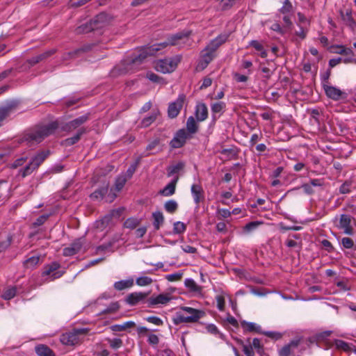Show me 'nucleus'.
Returning <instances> with one entry per match:
<instances>
[{"label": "nucleus", "instance_id": "54", "mask_svg": "<svg viewBox=\"0 0 356 356\" xmlns=\"http://www.w3.org/2000/svg\"><path fill=\"white\" fill-rule=\"evenodd\" d=\"M138 163L139 161H136L135 163L131 164L127 169L126 174L124 175L127 179H130L132 177L138 165Z\"/></svg>", "mask_w": 356, "mask_h": 356}, {"label": "nucleus", "instance_id": "59", "mask_svg": "<svg viewBox=\"0 0 356 356\" xmlns=\"http://www.w3.org/2000/svg\"><path fill=\"white\" fill-rule=\"evenodd\" d=\"M183 273H175L173 274L168 275H166V279L169 282H175L180 280L182 277Z\"/></svg>", "mask_w": 356, "mask_h": 356}, {"label": "nucleus", "instance_id": "49", "mask_svg": "<svg viewBox=\"0 0 356 356\" xmlns=\"http://www.w3.org/2000/svg\"><path fill=\"white\" fill-rule=\"evenodd\" d=\"M286 245L289 248H298L299 250L302 248V240L297 241L293 238L289 237L286 241Z\"/></svg>", "mask_w": 356, "mask_h": 356}, {"label": "nucleus", "instance_id": "42", "mask_svg": "<svg viewBox=\"0 0 356 356\" xmlns=\"http://www.w3.org/2000/svg\"><path fill=\"white\" fill-rule=\"evenodd\" d=\"M242 327L248 332H260V327L254 323H248L246 321L241 322Z\"/></svg>", "mask_w": 356, "mask_h": 356}, {"label": "nucleus", "instance_id": "3", "mask_svg": "<svg viewBox=\"0 0 356 356\" xmlns=\"http://www.w3.org/2000/svg\"><path fill=\"white\" fill-rule=\"evenodd\" d=\"M112 17L105 13L97 15L89 22L79 26L76 31L77 33H86L92 31L103 28L108 25L112 21Z\"/></svg>", "mask_w": 356, "mask_h": 356}, {"label": "nucleus", "instance_id": "20", "mask_svg": "<svg viewBox=\"0 0 356 356\" xmlns=\"http://www.w3.org/2000/svg\"><path fill=\"white\" fill-rule=\"evenodd\" d=\"M91 49L90 45H86L76 50L65 53L63 56V60H67L79 57L83 53L89 51Z\"/></svg>", "mask_w": 356, "mask_h": 356}, {"label": "nucleus", "instance_id": "24", "mask_svg": "<svg viewBox=\"0 0 356 356\" xmlns=\"http://www.w3.org/2000/svg\"><path fill=\"white\" fill-rule=\"evenodd\" d=\"M195 117L198 121H204L208 117V109L205 104L202 103L196 106Z\"/></svg>", "mask_w": 356, "mask_h": 356}, {"label": "nucleus", "instance_id": "53", "mask_svg": "<svg viewBox=\"0 0 356 356\" xmlns=\"http://www.w3.org/2000/svg\"><path fill=\"white\" fill-rule=\"evenodd\" d=\"M186 230V225L181 222H176L173 225V232L176 234L184 233Z\"/></svg>", "mask_w": 356, "mask_h": 356}, {"label": "nucleus", "instance_id": "35", "mask_svg": "<svg viewBox=\"0 0 356 356\" xmlns=\"http://www.w3.org/2000/svg\"><path fill=\"white\" fill-rule=\"evenodd\" d=\"M186 129L187 131L192 134L197 131L198 125L193 116H191L188 118L186 122Z\"/></svg>", "mask_w": 356, "mask_h": 356}, {"label": "nucleus", "instance_id": "48", "mask_svg": "<svg viewBox=\"0 0 356 356\" xmlns=\"http://www.w3.org/2000/svg\"><path fill=\"white\" fill-rule=\"evenodd\" d=\"M157 115H158V113L154 112V113H152L148 117L145 118L141 122L142 126L144 127H149L156 120Z\"/></svg>", "mask_w": 356, "mask_h": 356}, {"label": "nucleus", "instance_id": "6", "mask_svg": "<svg viewBox=\"0 0 356 356\" xmlns=\"http://www.w3.org/2000/svg\"><path fill=\"white\" fill-rule=\"evenodd\" d=\"M180 55L172 58L161 59L154 63V68L157 72L165 74L172 72L177 67L178 63L181 61Z\"/></svg>", "mask_w": 356, "mask_h": 356}, {"label": "nucleus", "instance_id": "45", "mask_svg": "<svg viewBox=\"0 0 356 356\" xmlns=\"http://www.w3.org/2000/svg\"><path fill=\"white\" fill-rule=\"evenodd\" d=\"M347 53H344L343 55L344 58H343V62L345 63H352L355 61V55L353 50L350 48H347Z\"/></svg>", "mask_w": 356, "mask_h": 356}, {"label": "nucleus", "instance_id": "43", "mask_svg": "<svg viewBox=\"0 0 356 356\" xmlns=\"http://www.w3.org/2000/svg\"><path fill=\"white\" fill-rule=\"evenodd\" d=\"M164 208L167 212L173 213L177 211L178 208V204L173 200H168L165 203Z\"/></svg>", "mask_w": 356, "mask_h": 356}, {"label": "nucleus", "instance_id": "17", "mask_svg": "<svg viewBox=\"0 0 356 356\" xmlns=\"http://www.w3.org/2000/svg\"><path fill=\"white\" fill-rule=\"evenodd\" d=\"M215 53L211 50H207L205 47L201 53V60L198 64L197 67L204 70L210 62L214 58Z\"/></svg>", "mask_w": 356, "mask_h": 356}, {"label": "nucleus", "instance_id": "47", "mask_svg": "<svg viewBox=\"0 0 356 356\" xmlns=\"http://www.w3.org/2000/svg\"><path fill=\"white\" fill-rule=\"evenodd\" d=\"M127 179H128L124 175H120L118 177L115 183V189L118 191H121L122 188L124 187V184H126Z\"/></svg>", "mask_w": 356, "mask_h": 356}, {"label": "nucleus", "instance_id": "4", "mask_svg": "<svg viewBox=\"0 0 356 356\" xmlns=\"http://www.w3.org/2000/svg\"><path fill=\"white\" fill-rule=\"evenodd\" d=\"M180 309L187 313L185 316L181 312H177L176 316L172 319L174 324L179 325L182 323H195L205 315L202 310L196 309L190 307H181Z\"/></svg>", "mask_w": 356, "mask_h": 356}, {"label": "nucleus", "instance_id": "61", "mask_svg": "<svg viewBox=\"0 0 356 356\" xmlns=\"http://www.w3.org/2000/svg\"><path fill=\"white\" fill-rule=\"evenodd\" d=\"M49 215H42L39 216L35 221L33 223V227H38L43 225L47 220Z\"/></svg>", "mask_w": 356, "mask_h": 356}, {"label": "nucleus", "instance_id": "38", "mask_svg": "<svg viewBox=\"0 0 356 356\" xmlns=\"http://www.w3.org/2000/svg\"><path fill=\"white\" fill-rule=\"evenodd\" d=\"M154 218V226L156 229H159L160 225L163 224L164 218L163 213L160 211L154 212L152 214Z\"/></svg>", "mask_w": 356, "mask_h": 356}, {"label": "nucleus", "instance_id": "37", "mask_svg": "<svg viewBox=\"0 0 356 356\" xmlns=\"http://www.w3.org/2000/svg\"><path fill=\"white\" fill-rule=\"evenodd\" d=\"M12 237L6 235L0 237V252L5 251L11 244Z\"/></svg>", "mask_w": 356, "mask_h": 356}, {"label": "nucleus", "instance_id": "64", "mask_svg": "<svg viewBox=\"0 0 356 356\" xmlns=\"http://www.w3.org/2000/svg\"><path fill=\"white\" fill-rule=\"evenodd\" d=\"M147 341L149 344L156 346L159 342V339L157 335L154 334H150L148 336Z\"/></svg>", "mask_w": 356, "mask_h": 356}, {"label": "nucleus", "instance_id": "57", "mask_svg": "<svg viewBox=\"0 0 356 356\" xmlns=\"http://www.w3.org/2000/svg\"><path fill=\"white\" fill-rule=\"evenodd\" d=\"M332 52L337 54H343L344 53H347L346 51L347 47L343 45H334L331 47Z\"/></svg>", "mask_w": 356, "mask_h": 356}, {"label": "nucleus", "instance_id": "14", "mask_svg": "<svg viewBox=\"0 0 356 356\" xmlns=\"http://www.w3.org/2000/svg\"><path fill=\"white\" fill-rule=\"evenodd\" d=\"M352 217L347 214H341L339 219L338 227L343 230L346 234L351 235L353 233V228L350 225Z\"/></svg>", "mask_w": 356, "mask_h": 356}, {"label": "nucleus", "instance_id": "13", "mask_svg": "<svg viewBox=\"0 0 356 356\" xmlns=\"http://www.w3.org/2000/svg\"><path fill=\"white\" fill-rule=\"evenodd\" d=\"M185 97L180 95L175 102L171 103L168 107V116L171 118H174L178 115L183 106Z\"/></svg>", "mask_w": 356, "mask_h": 356}, {"label": "nucleus", "instance_id": "56", "mask_svg": "<svg viewBox=\"0 0 356 356\" xmlns=\"http://www.w3.org/2000/svg\"><path fill=\"white\" fill-rule=\"evenodd\" d=\"M335 345L338 349H341L345 351H349L350 350L349 344L342 340H337L335 341Z\"/></svg>", "mask_w": 356, "mask_h": 356}, {"label": "nucleus", "instance_id": "44", "mask_svg": "<svg viewBox=\"0 0 356 356\" xmlns=\"http://www.w3.org/2000/svg\"><path fill=\"white\" fill-rule=\"evenodd\" d=\"M185 285L190 291L193 292H200L201 287L198 286L196 282L192 279H186L185 280Z\"/></svg>", "mask_w": 356, "mask_h": 356}, {"label": "nucleus", "instance_id": "36", "mask_svg": "<svg viewBox=\"0 0 356 356\" xmlns=\"http://www.w3.org/2000/svg\"><path fill=\"white\" fill-rule=\"evenodd\" d=\"M10 186L7 181L4 180L0 181V200H3L7 197Z\"/></svg>", "mask_w": 356, "mask_h": 356}, {"label": "nucleus", "instance_id": "7", "mask_svg": "<svg viewBox=\"0 0 356 356\" xmlns=\"http://www.w3.org/2000/svg\"><path fill=\"white\" fill-rule=\"evenodd\" d=\"M86 329H74L60 336V342L66 346H74L81 343L87 334Z\"/></svg>", "mask_w": 356, "mask_h": 356}, {"label": "nucleus", "instance_id": "28", "mask_svg": "<svg viewBox=\"0 0 356 356\" xmlns=\"http://www.w3.org/2000/svg\"><path fill=\"white\" fill-rule=\"evenodd\" d=\"M35 352L38 356H55L54 353L47 346L40 344L35 346Z\"/></svg>", "mask_w": 356, "mask_h": 356}, {"label": "nucleus", "instance_id": "51", "mask_svg": "<svg viewBox=\"0 0 356 356\" xmlns=\"http://www.w3.org/2000/svg\"><path fill=\"white\" fill-rule=\"evenodd\" d=\"M120 308V305L118 302H111L104 311L102 314H112L117 312Z\"/></svg>", "mask_w": 356, "mask_h": 356}, {"label": "nucleus", "instance_id": "22", "mask_svg": "<svg viewBox=\"0 0 356 356\" xmlns=\"http://www.w3.org/2000/svg\"><path fill=\"white\" fill-rule=\"evenodd\" d=\"M55 52H56V49H54L46 51L36 56H34L30 59H28L26 62L29 64L30 67L33 66L35 64L47 59V58H49V56H51V55L55 54Z\"/></svg>", "mask_w": 356, "mask_h": 356}, {"label": "nucleus", "instance_id": "50", "mask_svg": "<svg viewBox=\"0 0 356 356\" xmlns=\"http://www.w3.org/2000/svg\"><path fill=\"white\" fill-rule=\"evenodd\" d=\"M140 223V221L134 218H128L124 223V226L129 229H135Z\"/></svg>", "mask_w": 356, "mask_h": 356}, {"label": "nucleus", "instance_id": "27", "mask_svg": "<svg viewBox=\"0 0 356 356\" xmlns=\"http://www.w3.org/2000/svg\"><path fill=\"white\" fill-rule=\"evenodd\" d=\"M85 132H86V129H84V128H81V129H79L77 133L74 136L66 138L63 141V144L65 146H71L72 145L76 144L80 140L81 136L83 134H85Z\"/></svg>", "mask_w": 356, "mask_h": 356}, {"label": "nucleus", "instance_id": "16", "mask_svg": "<svg viewBox=\"0 0 356 356\" xmlns=\"http://www.w3.org/2000/svg\"><path fill=\"white\" fill-rule=\"evenodd\" d=\"M59 268L60 264L58 262H52L51 264L44 266L42 274L43 276L51 275L53 280L59 278L63 274V272L56 271Z\"/></svg>", "mask_w": 356, "mask_h": 356}, {"label": "nucleus", "instance_id": "23", "mask_svg": "<svg viewBox=\"0 0 356 356\" xmlns=\"http://www.w3.org/2000/svg\"><path fill=\"white\" fill-rule=\"evenodd\" d=\"M191 193L196 204L204 200V191L200 185L193 184L191 187Z\"/></svg>", "mask_w": 356, "mask_h": 356}, {"label": "nucleus", "instance_id": "33", "mask_svg": "<svg viewBox=\"0 0 356 356\" xmlns=\"http://www.w3.org/2000/svg\"><path fill=\"white\" fill-rule=\"evenodd\" d=\"M108 184H106V186H103L101 188H99L96 190L94 193H92L90 195V197L93 200H102L104 196L108 192Z\"/></svg>", "mask_w": 356, "mask_h": 356}, {"label": "nucleus", "instance_id": "60", "mask_svg": "<svg viewBox=\"0 0 356 356\" xmlns=\"http://www.w3.org/2000/svg\"><path fill=\"white\" fill-rule=\"evenodd\" d=\"M341 244L345 248L350 249L354 245L353 241L348 237H344L341 239Z\"/></svg>", "mask_w": 356, "mask_h": 356}, {"label": "nucleus", "instance_id": "46", "mask_svg": "<svg viewBox=\"0 0 356 356\" xmlns=\"http://www.w3.org/2000/svg\"><path fill=\"white\" fill-rule=\"evenodd\" d=\"M153 282V280L151 277L147 276H142L138 277L136 280V283L137 285L140 286H145L150 285Z\"/></svg>", "mask_w": 356, "mask_h": 356}, {"label": "nucleus", "instance_id": "8", "mask_svg": "<svg viewBox=\"0 0 356 356\" xmlns=\"http://www.w3.org/2000/svg\"><path fill=\"white\" fill-rule=\"evenodd\" d=\"M280 13L283 15V21L284 27L291 29L293 23L291 17L294 15V8L290 1H284L283 6L280 9Z\"/></svg>", "mask_w": 356, "mask_h": 356}, {"label": "nucleus", "instance_id": "11", "mask_svg": "<svg viewBox=\"0 0 356 356\" xmlns=\"http://www.w3.org/2000/svg\"><path fill=\"white\" fill-rule=\"evenodd\" d=\"M88 119L89 115L88 114L81 115L63 125L61 127V130L67 132L72 131L77 127H80L81 125L86 122L88 120Z\"/></svg>", "mask_w": 356, "mask_h": 356}, {"label": "nucleus", "instance_id": "34", "mask_svg": "<svg viewBox=\"0 0 356 356\" xmlns=\"http://www.w3.org/2000/svg\"><path fill=\"white\" fill-rule=\"evenodd\" d=\"M184 166H185L184 163H183L181 161L177 163L175 165H170L167 168L168 176L170 177L175 174L178 173L179 171H181L184 169Z\"/></svg>", "mask_w": 356, "mask_h": 356}, {"label": "nucleus", "instance_id": "26", "mask_svg": "<svg viewBox=\"0 0 356 356\" xmlns=\"http://www.w3.org/2000/svg\"><path fill=\"white\" fill-rule=\"evenodd\" d=\"M226 104L223 102H214L211 105L213 118H216V115H221L225 109Z\"/></svg>", "mask_w": 356, "mask_h": 356}, {"label": "nucleus", "instance_id": "29", "mask_svg": "<svg viewBox=\"0 0 356 356\" xmlns=\"http://www.w3.org/2000/svg\"><path fill=\"white\" fill-rule=\"evenodd\" d=\"M340 15L343 21L349 26L354 27L355 22L352 17V12L350 10L347 9L344 13L343 10H340Z\"/></svg>", "mask_w": 356, "mask_h": 356}, {"label": "nucleus", "instance_id": "1", "mask_svg": "<svg viewBox=\"0 0 356 356\" xmlns=\"http://www.w3.org/2000/svg\"><path fill=\"white\" fill-rule=\"evenodd\" d=\"M190 35L191 31L177 33L169 37L167 40L163 42L145 47L138 55L134 56L131 58L125 60L127 67L122 71V73L129 72L132 70V66L140 64L148 56H153L157 51L166 48L169 45L178 44L179 40L187 38Z\"/></svg>", "mask_w": 356, "mask_h": 356}, {"label": "nucleus", "instance_id": "9", "mask_svg": "<svg viewBox=\"0 0 356 356\" xmlns=\"http://www.w3.org/2000/svg\"><path fill=\"white\" fill-rule=\"evenodd\" d=\"M323 88L327 97L334 101L345 99L347 97V94L337 87L323 83Z\"/></svg>", "mask_w": 356, "mask_h": 356}, {"label": "nucleus", "instance_id": "52", "mask_svg": "<svg viewBox=\"0 0 356 356\" xmlns=\"http://www.w3.org/2000/svg\"><path fill=\"white\" fill-rule=\"evenodd\" d=\"M252 346V348H254L257 353L259 355H262L264 353V348L263 346L261 344L260 340L257 338H254L252 340V344H250Z\"/></svg>", "mask_w": 356, "mask_h": 356}, {"label": "nucleus", "instance_id": "30", "mask_svg": "<svg viewBox=\"0 0 356 356\" xmlns=\"http://www.w3.org/2000/svg\"><path fill=\"white\" fill-rule=\"evenodd\" d=\"M134 285V280L129 279L127 280H120L115 282L114 288L117 291H122L126 289L131 288Z\"/></svg>", "mask_w": 356, "mask_h": 356}, {"label": "nucleus", "instance_id": "32", "mask_svg": "<svg viewBox=\"0 0 356 356\" xmlns=\"http://www.w3.org/2000/svg\"><path fill=\"white\" fill-rule=\"evenodd\" d=\"M122 213V209H119L117 210H113L110 214L104 217L102 220V224H108L113 218H119Z\"/></svg>", "mask_w": 356, "mask_h": 356}, {"label": "nucleus", "instance_id": "40", "mask_svg": "<svg viewBox=\"0 0 356 356\" xmlns=\"http://www.w3.org/2000/svg\"><path fill=\"white\" fill-rule=\"evenodd\" d=\"M17 293V288L15 286H10L7 288L3 293L2 294V298L4 300H8L14 298Z\"/></svg>", "mask_w": 356, "mask_h": 356}, {"label": "nucleus", "instance_id": "18", "mask_svg": "<svg viewBox=\"0 0 356 356\" xmlns=\"http://www.w3.org/2000/svg\"><path fill=\"white\" fill-rule=\"evenodd\" d=\"M83 242L81 239H78L73 242L69 247L63 249V255L65 257L74 255L81 250Z\"/></svg>", "mask_w": 356, "mask_h": 356}, {"label": "nucleus", "instance_id": "39", "mask_svg": "<svg viewBox=\"0 0 356 356\" xmlns=\"http://www.w3.org/2000/svg\"><path fill=\"white\" fill-rule=\"evenodd\" d=\"M237 342L239 345H241L243 348V351L244 352L246 356H254V353L252 348V346L249 344H245L242 340L238 339Z\"/></svg>", "mask_w": 356, "mask_h": 356}, {"label": "nucleus", "instance_id": "19", "mask_svg": "<svg viewBox=\"0 0 356 356\" xmlns=\"http://www.w3.org/2000/svg\"><path fill=\"white\" fill-rule=\"evenodd\" d=\"M228 38V35H220L215 39L212 40L206 47L207 50H211L214 53L217 50V49L223 43L226 42Z\"/></svg>", "mask_w": 356, "mask_h": 356}, {"label": "nucleus", "instance_id": "21", "mask_svg": "<svg viewBox=\"0 0 356 356\" xmlns=\"http://www.w3.org/2000/svg\"><path fill=\"white\" fill-rule=\"evenodd\" d=\"M300 344V340L296 339L291 341L289 343L284 346L280 350V356H290L293 350L298 348Z\"/></svg>", "mask_w": 356, "mask_h": 356}, {"label": "nucleus", "instance_id": "10", "mask_svg": "<svg viewBox=\"0 0 356 356\" xmlns=\"http://www.w3.org/2000/svg\"><path fill=\"white\" fill-rule=\"evenodd\" d=\"M172 299L170 293H161L156 296H152L147 300L149 307H155L159 305H165Z\"/></svg>", "mask_w": 356, "mask_h": 356}, {"label": "nucleus", "instance_id": "62", "mask_svg": "<svg viewBox=\"0 0 356 356\" xmlns=\"http://www.w3.org/2000/svg\"><path fill=\"white\" fill-rule=\"evenodd\" d=\"M270 29L273 31H276L282 35L285 33L286 29H288L287 28H285L284 26L283 28H282L281 26L278 23H274L271 26Z\"/></svg>", "mask_w": 356, "mask_h": 356}, {"label": "nucleus", "instance_id": "15", "mask_svg": "<svg viewBox=\"0 0 356 356\" xmlns=\"http://www.w3.org/2000/svg\"><path fill=\"white\" fill-rule=\"evenodd\" d=\"M148 295L149 293L134 292L127 296L125 302L129 305L134 306L143 302Z\"/></svg>", "mask_w": 356, "mask_h": 356}, {"label": "nucleus", "instance_id": "63", "mask_svg": "<svg viewBox=\"0 0 356 356\" xmlns=\"http://www.w3.org/2000/svg\"><path fill=\"white\" fill-rule=\"evenodd\" d=\"M27 160V157H21L16 159L12 164L11 168H17L19 166H22Z\"/></svg>", "mask_w": 356, "mask_h": 356}, {"label": "nucleus", "instance_id": "41", "mask_svg": "<svg viewBox=\"0 0 356 356\" xmlns=\"http://www.w3.org/2000/svg\"><path fill=\"white\" fill-rule=\"evenodd\" d=\"M40 261V257L33 256L24 262V265L27 268H33L35 267Z\"/></svg>", "mask_w": 356, "mask_h": 356}, {"label": "nucleus", "instance_id": "31", "mask_svg": "<svg viewBox=\"0 0 356 356\" xmlns=\"http://www.w3.org/2000/svg\"><path fill=\"white\" fill-rule=\"evenodd\" d=\"M136 325L133 321H127L121 325H113L111 326V330L113 332H122L128 328L134 327Z\"/></svg>", "mask_w": 356, "mask_h": 356}, {"label": "nucleus", "instance_id": "58", "mask_svg": "<svg viewBox=\"0 0 356 356\" xmlns=\"http://www.w3.org/2000/svg\"><path fill=\"white\" fill-rule=\"evenodd\" d=\"M145 320L152 324H154L156 325H162L163 324V321L157 316H149L145 318Z\"/></svg>", "mask_w": 356, "mask_h": 356}, {"label": "nucleus", "instance_id": "5", "mask_svg": "<svg viewBox=\"0 0 356 356\" xmlns=\"http://www.w3.org/2000/svg\"><path fill=\"white\" fill-rule=\"evenodd\" d=\"M49 155V151H41L38 152L31 159L28 165L19 170V174L21 175L22 177H26L31 175L39 168Z\"/></svg>", "mask_w": 356, "mask_h": 356}, {"label": "nucleus", "instance_id": "55", "mask_svg": "<svg viewBox=\"0 0 356 356\" xmlns=\"http://www.w3.org/2000/svg\"><path fill=\"white\" fill-rule=\"evenodd\" d=\"M108 343L110 346L113 349H117L120 348L122 346V341L120 339H108Z\"/></svg>", "mask_w": 356, "mask_h": 356}, {"label": "nucleus", "instance_id": "2", "mask_svg": "<svg viewBox=\"0 0 356 356\" xmlns=\"http://www.w3.org/2000/svg\"><path fill=\"white\" fill-rule=\"evenodd\" d=\"M58 127L59 124L57 121L36 127L24 136V140L30 145L40 143L46 137L53 134Z\"/></svg>", "mask_w": 356, "mask_h": 356}, {"label": "nucleus", "instance_id": "12", "mask_svg": "<svg viewBox=\"0 0 356 356\" xmlns=\"http://www.w3.org/2000/svg\"><path fill=\"white\" fill-rule=\"evenodd\" d=\"M187 138L188 134L186 130L184 129H180L175 134L170 145L172 148H180L185 144Z\"/></svg>", "mask_w": 356, "mask_h": 356}, {"label": "nucleus", "instance_id": "25", "mask_svg": "<svg viewBox=\"0 0 356 356\" xmlns=\"http://www.w3.org/2000/svg\"><path fill=\"white\" fill-rule=\"evenodd\" d=\"M179 179L178 177H176L170 183H169L164 188L159 191V194L168 197L172 195L175 193L176 184Z\"/></svg>", "mask_w": 356, "mask_h": 356}]
</instances>
